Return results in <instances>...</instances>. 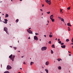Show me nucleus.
<instances>
[{
  "label": "nucleus",
  "instance_id": "nucleus-22",
  "mask_svg": "<svg viewBox=\"0 0 73 73\" xmlns=\"http://www.w3.org/2000/svg\"><path fill=\"white\" fill-rule=\"evenodd\" d=\"M58 68L59 70H61V66H59L58 67Z\"/></svg>",
  "mask_w": 73,
  "mask_h": 73
},
{
  "label": "nucleus",
  "instance_id": "nucleus-63",
  "mask_svg": "<svg viewBox=\"0 0 73 73\" xmlns=\"http://www.w3.org/2000/svg\"><path fill=\"white\" fill-rule=\"evenodd\" d=\"M72 48L73 49V46H72Z\"/></svg>",
  "mask_w": 73,
  "mask_h": 73
},
{
  "label": "nucleus",
  "instance_id": "nucleus-9",
  "mask_svg": "<svg viewBox=\"0 0 73 73\" xmlns=\"http://www.w3.org/2000/svg\"><path fill=\"white\" fill-rule=\"evenodd\" d=\"M61 48H65L66 47V46H65V45H63V46L62 45L61 46Z\"/></svg>",
  "mask_w": 73,
  "mask_h": 73
},
{
  "label": "nucleus",
  "instance_id": "nucleus-34",
  "mask_svg": "<svg viewBox=\"0 0 73 73\" xmlns=\"http://www.w3.org/2000/svg\"><path fill=\"white\" fill-rule=\"evenodd\" d=\"M13 48H14L15 50H16V49H17V47H14Z\"/></svg>",
  "mask_w": 73,
  "mask_h": 73
},
{
  "label": "nucleus",
  "instance_id": "nucleus-40",
  "mask_svg": "<svg viewBox=\"0 0 73 73\" xmlns=\"http://www.w3.org/2000/svg\"><path fill=\"white\" fill-rule=\"evenodd\" d=\"M71 54H69V56H71Z\"/></svg>",
  "mask_w": 73,
  "mask_h": 73
},
{
  "label": "nucleus",
  "instance_id": "nucleus-61",
  "mask_svg": "<svg viewBox=\"0 0 73 73\" xmlns=\"http://www.w3.org/2000/svg\"><path fill=\"white\" fill-rule=\"evenodd\" d=\"M50 33V34H52V33Z\"/></svg>",
  "mask_w": 73,
  "mask_h": 73
},
{
  "label": "nucleus",
  "instance_id": "nucleus-64",
  "mask_svg": "<svg viewBox=\"0 0 73 73\" xmlns=\"http://www.w3.org/2000/svg\"><path fill=\"white\" fill-rule=\"evenodd\" d=\"M11 1H13L12 0H11Z\"/></svg>",
  "mask_w": 73,
  "mask_h": 73
},
{
  "label": "nucleus",
  "instance_id": "nucleus-54",
  "mask_svg": "<svg viewBox=\"0 0 73 73\" xmlns=\"http://www.w3.org/2000/svg\"><path fill=\"white\" fill-rule=\"evenodd\" d=\"M57 40V38H56V39H55V40Z\"/></svg>",
  "mask_w": 73,
  "mask_h": 73
},
{
  "label": "nucleus",
  "instance_id": "nucleus-45",
  "mask_svg": "<svg viewBox=\"0 0 73 73\" xmlns=\"http://www.w3.org/2000/svg\"><path fill=\"white\" fill-rule=\"evenodd\" d=\"M40 11H41V12H42V9H40Z\"/></svg>",
  "mask_w": 73,
  "mask_h": 73
},
{
  "label": "nucleus",
  "instance_id": "nucleus-44",
  "mask_svg": "<svg viewBox=\"0 0 73 73\" xmlns=\"http://www.w3.org/2000/svg\"><path fill=\"white\" fill-rule=\"evenodd\" d=\"M58 41H60V40L59 38V39H58Z\"/></svg>",
  "mask_w": 73,
  "mask_h": 73
},
{
  "label": "nucleus",
  "instance_id": "nucleus-41",
  "mask_svg": "<svg viewBox=\"0 0 73 73\" xmlns=\"http://www.w3.org/2000/svg\"><path fill=\"white\" fill-rule=\"evenodd\" d=\"M72 42H73V38L72 39Z\"/></svg>",
  "mask_w": 73,
  "mask_h": 73
},
{
  "label": "nucleus",
  "instance_id": "nucleus-8",
  "mask_svg": "<svg viewBox=\"0 0 73 73\" xmlns=\"http://www.w3.org/2000/svg\"><path fill=\"white\" fill-rule=\"evenodd\" d=\"M49 61H47L45 62V65H49Z\"/></svg>",
  "mask_w": 73,
  "mask_h": 73
},
{
  "label": "nucleus",
  "instance_id": "nucleus-62",
  "mask_svg": "<svg viewBox=\"0 0 73 73\" xmlns=\"http://www.w3.org/2000/svg\"><path fill=\"white\" fill-rule=\"evenodd\" d=\"M22 0H20V1H22Z\"/></svg>",
  "mask_w": 73,
  "mask_h": 73
},
{
  "label": "nucleus",
  "instance_id": "nucleus-33",
  "mask_svg": "<svg viewBox=\"0 0 73 73\" xmlns=\"http://www.w3.org/2000/svg\"><path fill=\"white\" fill-rule=\"evenodd\" d=\"M48 43L49 44H51V41H50L49 42H48Z\"/></svg>",
  "mask_w": 73,
  "mask_h": 73
},
{
  "label": "nucleus",
  "instance_id": "nucleus-6",
  "mask_svg": "<svg viewBox=\"0 0 73 73\" xmlns=\"http://www.w3.org/2000/svg\"><path fill=\"white\" fill-rule=\"evenodd\" d=\"M15 57V56L13 55L11 58V60L13 61Z\"/></svg>",
  "mask_w": 73,
  "mask_h": 73
},
{
  "label": "nucleus",
  "instance_id": "nucleus-53",
  "mask_svg": "<svg viewBox=\"0 0 73 73\" xmlns=\"http://www.w3.org/2000/svg\"><path fill=\"white\" fill-rule=\"evenodd\" d=\"M20 69H21V70H22V68H20Z\"/></svg>",
  "mask_w": 73,
  "mask_h": 73
},
{
  "label": "nucleus",
  "instance_id": "nucleus-30",
  "mask_svg": "<svg viewBox=\"0 0 73 73\" xmlns=\"http://www.w3.org/2000/svg\"><path fill=\"white\" fill-rule=\"evenodd\" d=\"M67 24L68 26H69V25H70V23H67Z\"/></svg>",
  "mask_w": 73,
  "mask_h": 73
},
{
  "label": "nucleus",
  "instance_id": "nucleus-60",
  "mask_svg": "<svg viewBox=\"0 0 73 73\" xmlns=\"http://www.w3.org/2000/svg\"><path fill=\"white\" fill-rule=\"evenodd\" d=\"M10 47H11V48H12V46H10Z\"/></svg>",
  "mask_w": 73,
  "mask_h": 73
},
{
  "label": "nucleus",
  "instance_id": "nucleus-51",
  "mask_svg": "<svg viewBox=\"0 0 73 73\" xmlns=\"http://www.w3.org/2000/svg\"><path fill=\"white\" fill-rule=\"evenodd\" d=\"M21 58H23V56H21Z\"/></svg>",
  "mask_w": 73,
  "mask_h": 73
},
{
  "label": "nucleus",
  "instance_id": "nucleus-14",
  "mask_svg": "<svg viewBox=\"0 0 73 73\" xmlns=\"http://www.w3.org/2000/svg\"><path fill=\"white\" fill-rule=\"evenodd\" d=\"M45 70L46 71V73H48V70L47 69H45Z\"/></svg>",
  "mask_w": 73,
  "mask_h": 73
},
{
  "label": "nucleus",
  "instance_id": "nucleus-58",
  "mask_svg": "<svg viewBox=\"0 0 73 73\" xmlns=\"http://www.w3.org/2000/svg\"><path fill=\"white\" fill-rule=\"evenodd\" d=\"M71 44H72V45H73V43H72Z\"/></svg>",
  "mask_w": 73,
  "mask_h": 73
},
{
  "label": "nucleus",
  "instance_id": "nucleus-31",
  "mask_svg": "<svg viewBox=\"0 0 73 73\" xmlns=\"http://www.w3.org/2000/svg\"><path fill=\"white\" fill-rule=\"evenodd\" d=\"M46 13H47V14H49L50 13V11H49L48 12H47Z\"/></svg>",
  "mask_w": 73,
  "mask_h": 73
},
{
  "label": "nucleus",
  "instance_id": "nucleus-17",
  "mask_svg": "<svg viewBox=\"0 0 73 73\" xmlns=\"http://www.w3.org/2000/svg\"><path fill=\"white\" fill-rule=\"evenodd\" d=\"M8 16H9V15H8V14H7L6 15L5 17H8Z\"/></svg>",
  "mask_w": 73,
  "mask_h": 73
},
{
  "label": "nucleus",
  "instance_id": "nucleus-11",
  "mask_svg": "<svg viewBox=\"0 0 73 73\" xmlns=\"http://www.w3.org/2000/svg\"><path fill=\"white\" fill-rule=\"evenodd\" d=\"M57 60L58 61H60L61 60L62 61V60L61 58H58L57 59Z\"/></svg>",
  "mask_w": 73,
  "mask_h": 73
},
{
  "label": "nucleus",
  "instance_id": "nucleus-38",
  "mask_svg": "<svg viewBox=\"0 0 73 73\" xmlns=\"http://www.w3.org/2000/svg\"><path fill=\"white\" fill-rule=\"evenodd\" d=\"M58 19H61V17H58Z\"/></svg>",
  "mask_w": 73,
  "mask_h": 73
},
{
  "label": "nucleus",
  "instance_id": "nucleus-18",
  "mask_svg": "<svg viewBox=\"0 0 73 73\" xmlns=\"http://www.w3.org/2000/svg\"><path fill=\"white\" fill-rule=\"evenodd\" d=\"M4 73H9V72L8 71H6L4 72Z\"/></svg>",
  "mask_w": 73,
  "mask_h": 73
},
{
  "label": "nucleus",
  "instance_id": "nucleus-28",
  "mask_svg": "<svg viewBox=\"0 0 73 73\" xmlns=\"http://www.w3.org/2000/svg\"><path fill=\"white\" fill-rule=\"evenodd\" d=\"M3 23H5V24H7V22H6V21H3Z\"/></svg>",
  "mask_w": 73,
  "mask_h": 73
},
{
  "label": "nucleus",
  "instance_id": "nucleus-59",
  "mask_svg": "<svg viewBox=\"0 0 73 73\" xmlns=\"http://www.w3.org/2000/svg\"><path fill=\"white\" fill-rule=\"evenodd\" d=\"M39 40H40V41H41V40L40 39Z\"/></svg>",
  "mask_w": 73,
  "mask_h": 73
},
{
  "label": "nucleus",
  "instance_id": "nucleus-26",
  "mask_svg": "<svg viewBox=\"0 0 73 73\" xmlns=\"http://www.w3.org/2000/svg\"><path fill=\"white\" fill-rule=\"evenodd\" d=\"M51 54H53V50H51Z\"/></svg>",
  "mask_w": 73,
  "mask_h": 73
},
{
  "label": "nucleus",
  "instance_id": "nucleus-7",
  "mask_svg": "<svg viewBox=\"0 0 73 73\" xmlns=\"http://www.w3.org/2000/svg\"><path fill=\"white\" fill-rule=\"evenodd\" d=\"M34 39L35 40H38V38H37V37L36 36H34Z\"/></svg>",
  "mask_w": 73,
  "mask_h": 73
},
{
  "label": "nucleus",
  "instance_id": "nucleus-25",
  "mask_svg": "<svg viewBox=\"0 0 73 73\" xmlns=\"http://www.w3.org/2000/svg\"><path fill=\"white\" fill-rule=\"evenodd\" d=\"M68 10H69V9H70V7L67 8Z\"/></svg>",
  "mask_w": 73,
  "mask_h": 73
},
{
  "label": "nucleus",
  "instance_id": "nucleus-24",
  "mask_svg": "<svg viewBox=\"0 0 73 73\" xmlns=\"http://www.w3.org/2000/svg\"><path fill=\"white\" fill-rule=\"evenodd\" d=\"M19 19H17L16 21V23H17V22H19Z\"/></svg>",
  "mask_w": 73,
  "mask_h": 73
},
{
  "label": "nucleus",
  "instance_id": "nucleus-2",
  "mask_svg": "<svg viewBox=\"0 0 73 73\" xmlns=\"http://www.w3.org/2000/svg\"><path fill=\"white\" fill-rule=\"evenodd\" d=\"M46 49H47V48L46 47L44 46V47H42L41 48V49L42 51H44V50H46Z\"/></svg>",
  "mask_w": 73,
  "mask_h": 73
},
{
  "label": "nucleus",
  "instance_id": "nucleus-21",
  "mask_svg": "<svg viewBox=\"0 0 73 73\" xmlns=\"http://www.w3.org/2000/svg\"><path fill=\"white\" fill-rule=\"evenodd\" d=\"M53 36V35H49V37L51 38Z\"/></svg>",
  "mask_w": 73,
  "mask_h": 73
},
{
  "label": "nucleus",
  "instance_id": "nucleus-36",
  "mask_svg": "<svg viewBox=\"0 0 73 73\" xmlns=\"http://www.w3.org/2000/svg\"><path fill=\"white\" fill-rule=\"evenodd\" d=\"M35 35H38V34L36 33H35Z\"/></svg>",
  "mask_w": 73,
  "mask_h": 73
},
{
  "label": "nucleus",
  "instance_id": "nucleus-3",
  "mask_svg": "<svg viewBox=\"0 0 73 73\" xmlns=\"http://www.w3.org/2000/svg\"><path fill=\"white\" fill-rule=\"evenodd\" d=\"M4 30L6 32V33H7V34H8V29L6 27H5L4 28Z\"/></svg>",
  "mask_w": 73,
  "mask_h": 73
},
{
  "label": "nucleus",
  "instance_id": "nucleus-55",
  "mask_svg": "<svg viewBox=\"0 0 73 73\" xmlns=\"http://www.w3.org/2000/svg\"><path fill=\"white\" fill-rule=\"evenodd\" d=\"M1 20V17H0V20Z\"/></svg>",
  "mask_w": 73,
  "mask_h": 73
},
{
  "label": "nucleus",
  "instance_id": "nucleus-23",
  "mask_svg": "<svg viewBox=\"0 0 73 73\" xmlns=\"http://www.w3.org/2000/svg\"><path fill=\"white\" fill-rule=\"evenodd\" d=\"M66 42H68V41H69V40L68 39H67L66 40Z\"/></svg>",
  "mask_w": 73,
  "mask_h": 73
},
{
  "label": "nucleus",
  "instance_id": "nucleus-20",
  "mask_svg": "<svg viewBox=\"0 0 73 73\" xmlns=\"http://www.w3.org/2000/svg\"><path fill=\"white\" fill-rule=\"evenodd\" d=\"M68 31H70V28L69 27H68Z\"/></svg>",
  "mask_w": 73,
  "mask_h": 73
},
{
  "label": "nucleus",
  "instance_id": "nucleus-32",
  "mask_svg": "<svg viewBox=\"0 0 73 73\" xmlns=\"http://www.w3.org/2000/svg\"><path fill=\"white\" fill-rule=\"evenodd\" d=\"M61 41H59L58 43H59V44H61Z\"/></svg>",
  "mask_w": 73,
  "mask_h": 73
},
{
  "label": "nucleus",
  "instance_id": "nucleus-57",
  "mask_svg": "<svg viewBox=\"0 0 73 73\" xmlns=\"http://www.w3.org/2000/svg\"><path fill=\"white\" fill-rule=\"evenodd\" d=\"M18 52H20V51H18Z\"/></svg>",
  "mask_w": 73,
  "mask_h": 73
},
{
  "label": "nucleus",
  "instance_id": "nucleus-56",
  "mask_svg": "<svg viewBox=\"0 0 73 73\" xmlns=\"http://www.w3.org/2000/svg\"><path fill=\"white\" fill-rule=\"evenodd\" d=\"M18 73H21V72H18Z\"/></svg>",
  "mask_w": 73,
  "mask_h": 73
},
{
  "label": "nucleus",
  "instance_id": "nucleus-37",
  "mask_svg": "<svg viewBox=\"0 0 73 73\" xmlns=\"http://www.w3.org/2000/svg\"><path fill=\"white\" fill-rule=\"evenodd\" d=\"M64 43H61V45H64Z\"/></svg>",
  "mask_w": 73,
  "mask_h": 73
},
{
  "label": "nucleus",
  "instance_id": "nucleus-5",
  "mask_svg": "<svg viewBox=\"0 0 73 73\" xmlns=\"http://www.w3.org/2000/svg\"><path fill=\"white\" fill-rule=\"evenodd\" d=\"M12 69V67H11V66L9 65H8L7 67V70H9V69Z\"/></svg>",
  "mask_w": 73,
  "mask_h": 73
},
{
  "label": "nucleus",
  "instance_id": "nucleus-43",
  "mask_svg": "<svg viewBox=\"0 0 73 73\" xmlns=\"http://www.w3.org/2000/svg\"><path fill=\"white\" fill-rule=\"evenodd\" d=\"M23 64H25V62H23Z\"/></svg>",
  "mask_w": 73,
  "mask_h": 73
},
{
  "label": "nucleus",
  "instance_id": "nucleus-19",
  "mask_svg": "<svg viewBox=\"0 0 73 73\" xmlns=\"http://www.w3.org/2000/svg\"><path fill=\"white\" fill-rule=\"evenodd\" d=\"M51 21L52 22H54V19H51Z\"/></svg>",
  "mask_w": 73,
  "mask_h": 73
},
{
  "label": "nucleus",
  "instance_id": "nucleus-39",
  "mask_svg": "<svg viewBox=\"0 0 73 73\" xmlns=\"http://www.w3.org/2000/svg\"><path fill=\"white\" fill-rule=\"evenodd\" d=\"M44 37H46V36L45 35H44Z\"/></svg>",
  "mask_w": 73,
  "mask_h": 73
},
{
  "label": "nucleus",
  "instance_id": "nucleus-48",
  "mask_svg": "<svg viewBox=\"0 0 73 73\" xmlns=\"http://www.w3.org/2000/svg\"><path fill=\"white\" fill-rule=\"evenodd\" d=\"M31 29V28H29V29Z\"/></svg>",
  "mask_w": 73,
  "mask_h": 73
},
{
  "label": "nucleus",
  "instance_id": "nucleus-13",
  "mask_svg": "<svg viewBox=\"0 0 73 73\" xmlns=\"http://www.w3.org/2000/svg\"><path fill=\"white\" fill-rule=\"evenodd\" d=\"M12 56H13L12 54H11V55L9 56V58H10V59L11 58H12Z\"/></svg>",
  "mask_w": 73,
  "mask_h": 73
},
{
  "label": "nucleus",
  "instance_id": "nucleus-1",
  "mask_svg": "<svg viewBox=\"0 0 73 73\" xmlns=\"http://www.w3.org/2000/svg\"><path fill=\"white\" fill-rule=\"evenodd\" d=\"M45 2L49 4V5L51 4V0H45Z\"/></svg>",
  "mask_w": 73,
  "mask_h": 73
},
{
  "label": "nucleus",
  "instance_id": "nucleus-16",
  "mask_svg": "<svg viewBox=\"0 0 73 73\" xmlns=\"http://www.w3.org/2000/svg\"><path fill=\"white\" fill-rule=\"evenodd\" d=\"M34 64V62H31L30 63V65H32V64Z\"/></svg>",
  "mask_w": 73,
  "mask_h": 73
},
{
  "label": "nucleus",
  "instance_id": "nucleus-15",
  "mask_svg": "<svg viewBox=\"0 0 73 73\" xmlns=\"http://www.w3.org/2000/svg\"><path fill=\"white\" fill-rule=\"evenodd\" d=\"M52 48H55V47L54 46V45L52 44Z\"/></svg>",
  "mask_w": 73,
  "mask_h": 73
},
{
  "label": "nucleus",
  "instance_id": "nucleus-42",
  "mask_svg": "<svg viewBox=\"0 0 73 73\" xmlns=\"http://www.w3.org/2000/svg\"><path fill=\"white\" fill-rule=\"evenodd\" d=\"M68 52L69 53H71V52H70L69 51H68Z\"/></svg>",
  "mask_w": 73,
  "mask_h": 73
},
{
  "label": "nucleus",
  "instance_id": "nucleus-12",
  "mask_svg": "<svg viewBox=\"0 0 73 73\" xmlns=\"http://www.w3.org/2000/svg\"><path fill=\"white\" fill-rule=\"evenodd\" d=\"M61 21H63V23H64V19L63 18H61Z\"/></svg>",
  "mask_w": 73,
  "mask_h": 73
},
{
  "label": "nucleus",
  "instance_id": "nucleus-4",
  "mask_svg": "<svg viewBox=\"0 0 73 73\" xmlns=\"http://www.w3.org/2000/svg\"><path fill=\"white\" fill-rule=\"evenodd\" d=\"M27 31L29 33H30V34H33V32L32 31L28 29L27 30Z\"/></svg>",
  "mask_w": 73,
  "mask_h": 73
},
{
  "label": "nucleus",
  "instance_id": "nucleus-50",
  "mask_svg": "<svg viewBox=\"0 0 73 73\" xmlns=\"http://www.w3.org/2000/svg\"><path fill=\"white\" fill-rule=\"evenodd\" d=\"M43 15V13H42V15Z\"/></svg>",
  "mask_w": 73,
  "mask_h": 73
},
{
  "label": "nucleus",
  "instance_id": "nucleus-52",
  "mask_svg": "<svg viewBox=\"0 0 73 73\" xmlns=\"http://www.w3.org/2000/svg\"><path fill=\"white\" fill-rule=\"evenodd\" d=\"M2 15H3V16H4V14H3Z\"/></svg>",
  "mask_w": 73,
  "mask_h": 73
},
{
  "label": "nucleus",
  "instance_id": "nucleus-46",
  "mask_svg": "<svg viewBox=\"0 0 73 73\" xmlns=\"http://www.w3.org/2000/svg\"><path fill=\"white\" fill-rule=\"evenodd\" d=\"M44 5H42V7H44Z\"/></svg>",
  "mask_w": 73,
  "mask_h": 73
},
{
  "label": "nucleus",
  "instance_id": "nucleus-47",
  "mask_svg": "<svg viewBox=\"0 0 73 73\" xmlns=\"http://www.w3.org/2000/svg\"><path fill=\"white\" fill-rule=\"evenodd\" d=\"M28 39H31V38H30V37H29Z\"/></svg>",
  "mask_w": 73,
  "mask_h": 73
},
{
  "label": "nucleus",
  "instance_id": "nucleus-10",
  "mask_svg": "<svg viewBox=\"0 0 73 73\" xmlns=\"http://www.w3.org/2000/svg\"><path fill=\"white\" fill-rule=\"evenodd\" d=\"M50 19H53V15H51L50 16Z\"/></svg>",
  "mask_w": 73,
  "mask_h": 73
},
{
  "label": "nucleus",
  "instance_id": "nucleus-35",
  "mask_svg": "<svg viewBox=\"0 0 73 73\" xmlns=\"http://www.w3.org/2000/svg\"><path fill=\"white\" fill-rule=\"evenodd\" d=\"M47 22H48V24H46L47 25H48V24H49V21H47Z\"/></svg>",
  "mask_w": 73,
  "mask_h": 73
},
{
  "label": "nucleus",
  "instance_id": "nucleus-49",
  "mask_svg": "<svg viewBox=\"0 0 73 73\" xmlns=\"http://www.w3.org/2000/svg\"><path fill=\"white\" fill-rule=\"evenodd\" d=\"M69 26H70V27H72V25H69Z\"/></svg>",
  "mask_w": 73,
  "mask_h": 73
},
{
  "label": "nucleus",
  "instance_id": "nucleus-29",
  "mask_svg": "<svg viewBox=\"0 0 73 73\" xmlns=\"http://www.w3.org/2000/svg\"><path fill=\"white\" fill-rule=\"evenodd\" d=\"M4 20L5 21H6V22H7V21H8V20L7 19H5Z\"/></svg>",
  "mask_w": 73,
  "mask_h": 73
},
{
  "label": "nucleus",
  "instance_id": "nucleus-27",
  "mask_svg": "<svg viewBox=\"0 0 73 73\" xmlns=\"http://www.w3.org/2000/svg\"><path fill=\"white\" fill-rule=\"evenodd\" d=\"M62 10H63L60 9V13H63V12L62 11Z\"/></svg>",
  "mask_w": 73,
  "mask_h": 73
}]
</instances>
